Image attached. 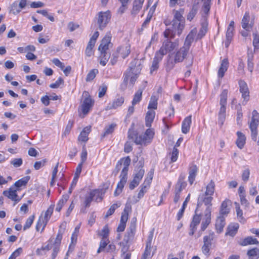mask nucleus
<instances>
[{"label": "nucleus", "mask_w": 259, "mask_h": 259, "mask_svg": "<svg viewBox=\"0 0 259 259\" xmlns=\"http://www.w3.org/2000/svg\"><path fill=\"white\" fill-rule=\"evenodd\" d=\"M130 208L126 206L124 209L123 212L122 213L120 222L126 224V223L128 220V212L129 211Z\"/></svg>", "instance_id": "e2e57ef3"}, {"label": "nucleus", "mask_w": 259, "mask_h": 259, "mask_svg": "<svg viewBox=\"0 0 259 259\" xmlns=\"http://www.w3.org/2000/svg\"><path fill=\"white\" fill-rule=\"evenodd\" d=\"M191 123V116L190 115L185 118L182 125V131L184 134L189 132Z\"/></svg>", "instance_id": "2f4dec72"}, {"label": "nucleus", "mask_w": 259, "mask_h": 259, "mask_svg": "<svg viewBox=\"0 0 259 259\" xmlns=\"http://www.w3.org/2000/svg\"><path fill=\"white\" fill-rule=\"evenodd\" d=\"M227 95L228 91L227 90H224L220 95L221 99L220 104L221 107H226V105L227 104Z\"/></svg>", "instance_id": "09e8293b"}, {"label": "nucleus", "mask_w": 259, "mask_h": 259, "mask_svg": "<svg viewBox=\"0 0 259 259\" xmlns=\"http://www.w3.org/2000/svg\"><path fill=\"white\" fill-rule=\"evenodd\" d=\"M259 123V114L256 110L252 112L251 121L249 122V128L251 131V139L254 141L257 140V128Z\"/></svg>", "instance_id": "6e6552de"}, {"label": "nucleus", "mask_w": 259, "mask_h": 259, "mask_svg": "<svg viewBox=\"0 0 259 259\" xmlns=\"http://www.w3.org/2000/svg\"><path fill=\"white\" fill-rule=\"evenodd\" d=\"M54 207L55 204H51L48 208L47 210L45 212V215L43 218L49 221L53 213Z\"/></svg>", "instance_id": "bf43d9fd"}, {"label": "nucleus", "mask_w": 259, "mask_h": 259, "mask_svg": "<svg viewBox=\"0 0 259 259\" xmlns=\"http://www.w3.org/2000/svg\"><path fill=\"white\" fill-rule=\"evenodd\" d=\"M117 51L118 52H120L122 57L124 59L127 56H128L131 53L130 47L129 46H126L125 47H120L118 48Z\"/></svg>", "instance_id": "de8ad7c7"}, {"label": "nucleus", "mask_w": 259, "mask_h": 259, "mask_svg": "<svg viewBox=\"0 0 259 259\" xmlns=\"http://www.w3.org/2000/svg\"><path fill=\"white\" fill-rule=\"evenodd\" d=\"M211 213V212H210L209 208L205 209L204 211V218L201 223V230L199 231L197 234L195 236L196 238H198L201 235L202 232L204 231L210 223Z\"/></svg>", "instance_id": "9b49d317"}, {"label": "nucleus", "mask_w": 259, "mask_h": 259, "mask_svg": "<svg viewBox=\"0 0 259 259\" xmlns=\"http://www.w3.org/2000/svg\"><path fill=\"white\" fill-rule=\"evenodd\" d=\"M153 12L150 10L149 12H148V14L147 15V18L146 20L144 21L143 23L142 24V27L143 28H145L147 27V26L148 25L149 23L150 22L152 16H153Z\"/></svg>", "instance_id": "69168bd1"}, {"label": "nucleus", "mask_w": 259, "mask_h": 259, "mask_svg": "<svg viewBox=\"0 0 259 259\" xmlns=\"http://www.w3.org/2000/svg\"><path fill=\"white\" fill-rule=\"evenodd\" d=\"M145 0H135L133 3V9L131 11V14L136 16L141 9L143 4Z\"/></svg>", "instance_id": "bb28decb"}, {"label": "nucleus", "mask_w": 259, "mask_h": 259, "mask_svg": "<svg viewBox=\"0 0 259 259\" xmlns=\"http://www.w3.org/2000/svg\"><path fill=\"white\" fill-rule=\"evenodd\" d=\"M162 58L163 56L156 52L150 68V73L151 74L159 68V63L162 60Z\"/></svg>", "instance_id": "4be33fe9"}, {"label": "nucleus", "mask_w": 259, "mask_h": 259, "mask_svg": "<svg viewBox=\"0 0 259 259\" xmlns=\"http://www.w3.org/2000/svg\"><path fill=\"white\" fill-rule=\"evenodd\" d=\"M22 252V248L19 247L13 252L11 255L9 257V259H16L19 256Z\"/></svg>", "instance_id": "774afa93"}, {"label": "nucleus", "mask_w": 259, "mask_h": 259, "mask_svg": "<svg viewBox=\"0 0 259 259\" xmlns=\"http://www.w3.org/2000/svg\"><path fill=\"white\" fill-rule=\"evenodd\" d=\"M155 112L153 111H149L146 116V126L147 127L151 126V123L153 122L155 117Z\"/></svg>", "instance_id": "72a5a7b5"}, {"label": "nucleus", "mask_w": 259, "mask_h": 259, "mask_svg": "<svg viewBox=\"0 0 259 259\" xmlns=\"http://www.w3.org/2000/svg\"><path fill=\"white\" fill-rule=\"evenodd\" d=\"M198 7L197 4H194L192 9L187 15V20L191 21L197 13Z\"/></svg>", "instance_id": "37998d69"}, {"label": "nucleus", "mask_w": 259, "mask_h": 259, "mask_svg": "<svg viewBox=\"0 0 259 259\" xmlns=\"http://www.w3.org/2000/svg\"><path fill=\"white\" fill-rule=\"evenodd\" d=\"M225 224V217L219 215L217 218L215 223V229L218 233H221L223 232Z\"/></svg>", "instance_id": "5701e85b"}, {"label": "nucleus", "mask_w": 259, "mask_h": 259, "mask_svg": "<svg viewBox=\"0 0 259 259\" xmlns=\"http://www.w3.org/2000/svg\"><path fill=\"white\" fill-rule=\"evenodd\" d=\"M247 254L249 257V259H258L259 258V253L258 249L256 248L249 250L247 251Z\"/></svg>", "instance_id": "8fccbe9b"}, {"label": "nucleus", "mask_w": 259, "mask_h": 259, "mask_svg": "<svg viewBox=\"0 0 259 259\" xmlns=\"http://www.w3.org/2000/svg\"><path fill=\"white\" fill-rule=\"evenodd\" d=\"M239 228V225L238 224L230 225L228 226L227 229V232L226 235H229L231 236H234Z\"/></svg>", "instance_id": "ea45409f"}, {"label": "nucleus", "mask_w": 259, "mask_h": 259, "mask_svg": "<svg viewBox=\"0 0 259 259\" xmlns=\"http://www.w3.org/2000/svg\"><path fill=\"white\" fill-rule=\"evenodd\" d=\"M135 62L136 60H134L131 62L129 68L124 73L123 83L125 87L127 84L128 80H130V83L132 84H134L140 72L141 67L140 65L136 66V63Z\"/></svg>", "instance_id": "20e7f679"}, {"label": "nucleus", "mask_w": 259, "mask_h": 259, "mask_svg": "<svg viewBox=\"0 0 259 259\" xmlns=\"http://www.w3.org/2000/svg\"><path fill=\"white\" fill-rule=\"evenodd\" d=\"M138 169H139L138 171L135 174L134 178L137 179L138 180H139L141 181V180L143 178V177L144 175L145 171L143 169L142 166L139 167Z\"/></svg>", "instance_id": "338daca9"}, {"label": "nucleus", "mask_w": 259, "mask_h": 259, "mask_svg": "<svg viewBox=\"0 0 259 259\" xmlns=\"http://www.w3.org/2000/svg\"><path fill=\"white\" fill-rule=\"evenodd\" d=\"M237 139L236 141V144L237 147L239 149H241L245 144L246 137L245 135L240 132H237Z\"/></svg>", "instance_id": "c756f323"}, {"label": "nucleus", "mask_w": 259, "mask_h": 259, "mask_svg": "<svg viewBox=\"0 0 259 259\" xmlns=\"http://www.w3.org/2000/svg\"><path fill=\"white\" fill-rule=\"evenodd\" d=\"M98 73V69H92L87 74L85 80L87 82L93 80L96 77V74Z\"/></svg>", "instance_id": "4d7b16f0"}, {"label": "nucleus", "mask_w": 259, "mask_h": 259, "mask_svg": "<svg viewBox=\"0 0 259 259\" xmlns=\"http://www.w3.org/2000/svg\"><path fill=\"white\" fill-rule=\"evenodd\" d=\"M124 99L122 96H118L112 102H110L106 107V110L115 109L121 106L124 103Z\"/></svg>", "instance_id": "6ab92c4d"}, {"label": "nucleus", "mask_w": 259, "mask_h": 259, "mask_svg": "<svg viewBox=\"0 0 259 259\" xmlns=\"http://www.w3.org/2000/svg\"><path fill=\"white\" fill-rule=\"evenodd\" d=\"M211 0H201L202 3V12L205 14V15H208L209 13L211 5Z\"/></svg>", "instance_id": "e433bc0d"}, {"label": "nucleus", "mask_w": 259, "mask_h": 259, "mask_svg": "<svg viewBox=\"0 0 259 259\" xmlns=\"http://www.w3.org/2000/svg\"><path fill=\"white\" fill-rule=\"evenodd\" d=\"M154 135V130L152 128L147 129L144 135L138 136V133L132 130H129L128 138L134 140L136 145L146 146L150 144Z\"/></svg>", "instance_id": "7ed1b4c3"}, {"label": "nucleus", "mask_w": 259, "mask_h": 259, "mask_svg": "<svg viewBox=\"0 0 259 259\" xmlns=\"http://www.w3.org/2000/svg\"><path fill=\"white\" fill-rule=\"evenodd\" d=\"M116 126V124L115 123H112L110 125L106 126L104 128V132L102 135V137H105L107 135L112 133Z\"/></svg>", "instance_id": "6e6d98bb"}, {"label": "nucleus", "mask_w": 259, "mask_h": 259, "mask_svg": "<svg viewBox=\"0 0 259 259\" xmlns=\"http://www.w3.org/2000/svg\"><path fill=\"white\" fill-rule=\"evenodd\" d=\"M214 237L213 232L210 231L208 235L204 236L203 237V245L202 247V252L206 255H209V250L211 248L212 241Z\"/></svg>", "instance_id": "1a4fd4ad"}, {"label": "nucleus", "mask_w": 259, "mask_h": 259, "mask_svg": "<svg viewBox=\"0 0 259 259\" xmlns=\"http://www.w3.org/2000/svg\"><path fill=\"white\" fill-rule=\"evenodd\" d=\"M235 205L238 219L240 222L243 223L245 222V219L243 217L242 211L240 209L239 205L238 203L235 202Z\"/></svg>", "instance_id": "864d4df0"}, {"label": "nucleus", "mask_w": 259, "mask_h": 259, "mask_svg": "<svg viewBox=\"0 0 259 259\" xmlns=\"http://www.w3.org/2000/svg\"><path fill=\"white\" fill-rule=\"evenodd\" d=\"M213 198L211 196L206 195L204 194L200 195L198 198L197 201V207L198 208L202 203H204L205 205L207 206L206 209L208 208L210 209V211L211 212V206H212V200Z\"/></svg>", "instance_id": "f8f14e48"}, {"label": "nucleus", "mask_w": 259, "mask_h": 259, "mask_svg": "<svg viewBox=\"0 0 259 259\" xmlns=\"http://www.w3.org/2000/svg\"><path fill=\"white\" fill-rule=\"evenodd\" d=\"M142 91L139 90L135 94L134 99L132 101L133 105H135L139 103L142 99Z\"/></svg>", "instance_id": "13d9d810"}, {"label": "nucleus", "mask_w": 259, "mask_h": 259, "mask_svg": "<svg viewBox=\"0 0 259 259\" xmlns=\"http://www.w3.org/2000/svg\"><path fill=\"white\" fill-rule=\"evenodd\" d=\"M91 131V126H88L85 127L79 134L78 140L81 142H87L88 140V135Z\"/></svg>", "instance_id": "a878e982"}, {"label": "nucleus", "mask_w": 259, "mask_h": 259, "mask_svg": "<svg viewBox=\"0 0 259 259\" xmlns=\"http://www.w3.org/2000/svg\"><path fill=\"white\" fill-rule=\"evenodd\" d=\"M226 107H221L219 112V124L222 126L226 119Z\"/></svg>", "instance_id": "4c0bfd02"}, {"label": "nucleus", "mask_w": 259, "mask_h": 259, "mask_svg": "<svg viewBox=\"0 0 259 259\" xmlns=\"http://www.w3.org/2000/svg\"><path fill=\"white\" fill-rule=\"evenodd\" d=\"M65 229H60L59 230L58 234L56 237V239L52 244L53 246H60L61 242L62 239V235L64 232Z\"/></svg>", "instance_id": "3c124183"}, {"label": "nucleus", "mask_w": 259, "mask_h": 259, "mask_svg": "<svg viewBox=\"0 0 259 259\" xmlns=\"http://www.w3.org/2000/svg\"><path fill=\"white\" fill-rule=\"evenodd\" d=\"M229 66V62L227 59H224L222 60L221 66L218 71V76L222 78L227 70Z\"/></svg>", "instance_id": "cd10ccee"}, {"label": "nucleus", "mask_w": 259, "mask_h": 259, "mask_svg": "<svg viewBox=\"0 0 259 259\" xmlns=\"http://www.w3.org/2000/svg\"><path fill=\"white\" fill-rule=\"evenodd\" d=\"M185 176L184 174H181L178 181L175 186V192L181 193L183 189H185L187 186L186 182L184 181Z\"/></svg>", "instance_id": "aec40b11"}, {"label": "nucleus", "mask_w": 259, "mask_h": 259, "mask_svg": "<svg viewBox=\"0 0 259 259\" xmlns=\"http://www.w3.org/2000/svg\"><path fill=\"white\" fill-rule=\"evenodd\" d=\"M253 23L250 21L249 13L246 12L241 21L242 27L246 31H250L252 29Z\"/></svg>", "instance_id": "a211bd4d"}, {"label": "nucleus", "mask_w": 259, "mask_h": 259, "mask_svg": "<svg viewBox=\"0 0 259 259\" xmlns=\"http://www.w3.org/2000/svg\"><path fill=\"white\" fill-rule=\"evenodd\" d=\"M119 244L121 247V252L123 254H124L129 249L130 246L131 244V243L129 242H124V240H123L122 241L120 242Z\"/></svg>", "instance_id": "680f3d73"}, {"label": "nucleus", "mask_w": 259, "mask_h": 259, "mask_svg": "<svg viewBox=\"0 0 259 259\" xmlns=\"http://www.w3.org/2000/svg\"><path fill=\"white\" fill-rule=\"evenodd\" d=\"M230 202L229 200H225L222 202L220 210V215L224 217L227 215L230 212L229 205Z\"/></svg>", "instance_id": "b1692460"}, {"label": "nucleus", "mask_w": 259, "mask_h": 259, "mask_svg": "<svg viewBox=\"0 0 259 259\" xmlns=\"http://www.w3.org/2000/svg\"><path fill=\"white\" fill-rule=\"evenodd\" d=\"M204 15L205 14L203 13L202 19L201 22V28L196 36V40L201 39L205 36L207 32L208 22L207 19Z\"/></svg>", "instance_id": "ddd939ff"}, {"label": "nucleus", "mask_w": 259, "mask_h": 259, "mask_svg": "<svg viewBox=\"0 0 259 259\" xmlns=\"http://www.w3.org/2000/svg\"><path fill=\"white\" fill-rule=\"evenodd\" d=\"M110 183H106L103 185V188L101 190V192L99 190H95L90 192L88 196H86L84 201V205L85 207H89L90 206L91 202L93 201L94 198L97 196L96 201H101L102 197L100 196V193L104 194L106 190L109 187Z\"/></svg>", "instance_id": "423d86ee"}, {"label": "nucleus", "mask_w": 259, "mask_h": 259, "mask_svg": "<svg viewBox=\"0 0 259 259\" xmlns=\"http://www.w3.org/2000/svg\"><path fill=\"white\" fill-rule=\"evenodd\" d=\"M174 17L171 21V27H168L163 32L164 36H175L176 34L180 35L185 26V19L183 17L184 10L175 11Z\"/></svg>", "instance_id": "f03ea898"}, {"label": "nucleus", "mask_w": 259, "mask_h": 259, "mask_svg": "<svg viewBox=\"0 0 259 259\" xmlns=\"http://www.w3.org/2000/svg\"><path fill=\"white\" fill-rule=\"evenodd\" d=\"M197 32V30L196 28L190 31L185 39L183 47L176 52L174 60H171L170 55H168L169 59L168 60L166 66L167 71L171 70L174 67L176 63L182 62L184 60L189 52L192 42L194 40Z\"/></svg>", "instance_id": "f257e3e1"}, {"label": "nucleus", "mask_w": 259, "mask_h": 259, "mask_svg": "<svg viewBox=\"0 0 259 259\" xmlns=\"http://www.w3.org/2000/svg\"><path fill=\"white\" fill-rule=\"evenodd\" d=\"M197 171L198 168L196 165L192 164L190 166L188 181L190 185H192L194 181H195V177L197 173Z\"/></svg>", "instance_id": "393cba45"}, {"label": "nucleus", "mask_w": 259, "mask_h": 259, "mask_svg": "<svg viewBox=\"0 0 259 259\" xmlns=\"http://www.w3.org/2000/svg\"><path fill=\"white\" fill-rule=\"evenodd\" d=\"M120 178V182L117 184L116 189L114 192L115 196H117L121 193L122 189L123 188L124 186L127 181V175L124 176L121 174Z\"/></svg>", "instance_id": "412c9836"}, {"label": "nucleus", "mask_w": 259, "mask_h": 259, "mask_svg": "<svg viewBox=\"0 0 259 259\" xmlns=\"http://www.w3.org/2000/svg\"><path fill=\"white\" fill-rule=\"evenodd\" d=\"M109 243V240L101 239L100 242L99 247L97 250V253H100L101 252H105L107 246Z\"/></svg>", "instance_id": "5fc2aeb1"}, {"label": "nucleus", "mask_w": 259, "mask_h": 259, "mask_svg": "<svg viewBox=\"0 0 259 259\" xmlns=\"http://www.w3.org/2000/svg\"><path fill=\"white\" fill-rule=\"evenodd\" d=\"M197 211L198 208H196L195 210V214L194 215L192 221L190 225L196 227H197V226L199 224L201 219V215L197 214Z\"/></svg>", "instance_id": "603ef678"}, {"label": "nucleus", "mask_w": 259, "mask_h": 259, "mask_svg": "<svg viewBox=\"0 0 259 259\" xmlns=\"http://www.w3.org/2000/svg\"><path fill=\"white\" fill-rule=\"evenodd\" d=\"M109 229L107 225H105L101 231H99L98 235L102 238V239L109 240Z\"/></svg>", "instance_id": "f704fd0d"}, {"label": "nucleus", "mask_w": 259, "mask_h": 259, "mask_svg": "<svg viewBox=\"0 0 259 259\" xmlns=\"http://www.w3.org/2000/svg\"><path fill=\"white\" fill-rule=\"evenodd\" d=\"M214 183L212 180H211L209 183L206 186V191L204 194L212 196L214 192Z\"/></svg>", "instance_id": "58836bf2"}, {"label": "nucleus", "mask_w": 259, "mask_h": 259, "mask_svg": "<svg viewBox=\"0 0 259 259\" xmlns=\"http://www.w3.org/2000/svg\"><path fill=\"white\" fill-rule=\"evenodd\" d=\"M111 36L110 33L107 34L102 39L98 47L99 51H108L110 48L112 47L111 42Z\"/></svg>", "instance_id": "4468645a"}, {"label": "nucleus", "mask_w": 259, "mask_h": 259, "mask_svg": "<svg viewBox=\"0 0 259 259\" xmlns=\"http://www.w3.org/2000/svg\"><path fill=\"white\" fill-rule=\"evenodd\" d=\"M253 54L252 53H248L247 54V68L251 73L253 72L254 68Z\"/></svg>", "instance_id": "79ce46f5"}, {"label": "nucleus", "mask_w": 259, "mask_h": 259, "mask_svg": "<svg viewBox=\"0 0 259 259\" xmlns=\"http://www.w3.org/2000/svg\"><path fill=\"white\" fill-rule=\"evenodd\" d=\"M48 222H49L48 221H47V220L44 219L42 216H40L39 218V219L37 221V224L36 226V231H38L39 230L40 228L41 227L42 229L41 230V232H42L44 231V230L45 227L46 226Z\"/></svg>", "instance_id": "c9c22d12"}, {"label": "nucleus", "mask_w": 259, "mask_h": 259, "mask_svg": "<svg viewBox=\"0 0 259 259\" xmlns=\"http://www.w3.org/2000/svg\"><path fill=\"white\" fill-rule=\"evenodd\" d=\"M17 190L15 189L13 186H11L9 190L4 191L3 194L11 200L14 201L15 202V205L20 200V198L18 197L17 194Z\"/></svg>", "instance_id": "dca6fc26"}, {"label": "nucleus", "mask_w": 259, "mask_h": 259, "mask_svg": "<svg viewBox=\"0 0 259 259\" xmlns=\"http://www.w3.org/2000/svg\"><path fill=\"white\" fill-rule=\"evenodd\" d=\"M124 167L121 171V174L123 175H127L128 166L131 163V158L129 156L123 159Z\"/></svg>", "instance_id": "49530a36"}, {"label": "nucleus", "mask_w": 259, "mask_h": 259, "mask_svg": "<svg viewBox=\"0 0 259 259\" xmlns=\"http://www.w3.org/2000/svg\"><path fill=\"white\" fill-rule=\"evenodd\" d=\"M34 215H32L29 217L26 220L25 224L24 226L23 229L24 230H26L29 229L31 225L32 224L34 219Z\"/></svg>", "instance_id": "0e129e2a"}, {"label": "nucleus", "mask_w": 259, "mask_h": 259, "mask_svg": "<svg viewBox=\"0 0 259 259\" xmlns=\"http://www.w3.org/2000/svg\"><path fill=\"white\" fill-rule=\"evenodd\" d=\"M150 186V184H149V182H144L140 186V190L138 194V199H136L135 201V203H137L139 201V200L142 198L145 193L147 192V190L148 187Z\"/></svg>", "instance_id": "7c9ffc66"}, {"label": "nucleus", "mask_w": 259, "mask_h": 259, "mask_svg": "<svg viewBox=\"0 0 259 259\" xmlns=\"http://www.w3.org/2000/svg\"><path fill=\"white\" fill-rule=\"evenodd\" d=\"M157 107V99L155 96H152L148 105L149 109H156Z\"/></svg>", "instance_id": "052dcab7"}, {"label": "nucleus", "mask_w": 259, "mask_h": 259, "mask_svg": "<svg viewBox=\"0 0 259 259\" xmlns=\"http://www.w3.org/2000/svg\"><path fill=\"white\" fill-rule=\"evenodd\" d=\"M136 219L133 218L130 223V227L127 228L124 236L123 240L125 242L132 243L135 237L136 230Z\"/></svg>", "instance_id": "9d476101"}, {"label": "nucleus", "mask_w": 259, "mask_h": 259, "mask_svg": "<svg viewBox=\"0 0 259 259\" xmlns=\"http://www.w3.org/2000/svg\"><path fill=\"white\" fill-rule=\"evenodd\" d=\"M111 17V15L109 11L99 12L95 18L98 28L101 30H103L110 22Z\"/></svg>", "instance_id": "0eeeda50"}, {"label": "nucleus", "mask_w": 259, "mask_h": 259, "mask_svg": "<svg viewBox=\"0 0 259 259\" xmlns=\"http://www.w3.org/2000/svg\"><path fill=\"white\" fill-rule=\"evenodd\" d=\"M234 28H227L226 32V40L225 41V46L228 48L231 41L232 38L233 36Z\"/></svg>", "instance_id": "c03bdc74"}, {"label": "nucleus", "mask_w": 259, "mask_h": 259, "mask_svg": "<svg viewBox=\"0 0 259 259\" xmlns=\"http://www.w3.org/2000/svg\"><path fill=\"white\" fill-rule=\"evenodd\" d=\"M30 179L29 176H26L16 181L12 186L14 188L17 187V190H19V188L25 186Z\"/></svg>", "instance_id": "473e14b6"}, {"label": "nucleus", "mask_w": 259, "mask_h": 259, "mask_svg": "<svg viewBox=\"0 0 259 259\" xmlns=\"http://www.w3.org/2000/svg\"><path fill=\"white\" fill-rule=\"evenodd\" d=\"M100 64L102 66H105L110 57V54L108 51H99Z\"/></svg>", "instance_id": "c85d7f7f"}, {"label": "nucleus", "mask_w": 259, "mask_h": 259, "mask_svg": "<svg viewBox=\"0 0 259 259\" xmlns=\"http://www.w3.org/2000/svg\"><path fill=\"white\" fill-rule=\"evenodd\" d=\"M239 85L240 88V92L242 94V97L244 99L245 103L243 102V104L245 105L249 100V91L247 83L242 80L239 81Z\"/></svg>", "instance_id": "2eb2a0df"}, {"label": "nucleus", "mask_w": 259, "mask_h": 259, "mask_svg": "<svg viewBox=\"0 0 259 259\" xmlns=\"http://www.w3.org/2000/svg\"><path fill=\"white\" fill-rule=\"evenodd\" d=\"M94 104V101L92 99L90 96L86 97L84 99L81 106L83 114L84 115L87 114L93 106Z\"/></svg>", "instance_id": "f3484780"}, {"label": "nucleus", "mask_w": 259, "mask_h": 259, "mask_svg": "<svg viewBox=\"0 0 259 259\" xmlns=\"http://www.w3.org/2000/svg\"><path fill=\"white\" fill-rule=\"evenodd\" d=\"M171 37L170 36H164L165 39L162 42V46L157 52L160 54L163 57L166 55L168 52L173 51L175 48H177L179 46V41L175 40L174 42L171 41L170 39L175 37Z\"/></svg>", "instance_id": "39448f33"}, {"label": "nucleus", "mask_w": 259, "mask_h": 259, "mask_svg": "<svg viewBox=\"0 0 259 259\" xmlns=\"http://www.w3.org/2000/svg\"><path fill=\"white\" fill-rule=\"evenodd\" d=\"M258 243V242L256 238H253L252 237H247L243 239L241 243V245L245 246L249 244H255Z\"/></svg>", "instance_id": "a18cd8bd"}, {"label": "nucleus", "mask_w": 259, "mask_h": 259, "mask_svg": "<svg viewBox=\"0 0 259 259\" xmlns=\"http://www.w3.org/2000/svg\"><path fill=\"white\" fill-rule=\"evenodd\" d=\"M69 197V195H64L62 196V198L60 199L57 204L56 210L59 212L61 210L62 207L65 203H66Z\"/></svg>", "instance_id": "a19ab883"}]
</instances>
